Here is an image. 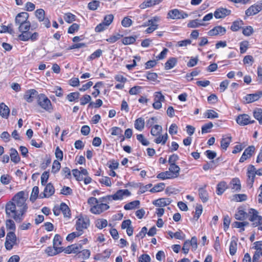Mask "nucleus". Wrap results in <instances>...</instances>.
<instances>
[{
	"label": "nucleus",
	"mask_w": 262,
	"mask_h": 262,
	"mask_svg": "<svg viewBox=\"0 0 262 262\" xmlns=\"http://www.w3.org/2000/svg\"><path fill=\"white\" fill-rule=\"evenodd\" d=\"M39 188L37 186H34L30 198V200L32 202H34L38 196Z\"/></svg>",
	"instance_id": "49"
},
{
	"label": "nucleus",
	"mask_w": 262,
	"mask_h": 262,
	"mask_svg": "<svg viewBox=\"0 0 262 262\" xmlns=\"http://www.w3.org/2000/svg\"><path fill=\"white\" fill-rule=\"evenodd\" d=\"M140 205V201L136 200L125 204L124 209L126 210L134 209Z\"/></svg>",
	"instance_id": "34"
},
{
	"label": "nucleus",
	"mask_w": 262,
	"mask_h": 262,
	"mask_svg": "<svg viewBox=\"0 0 262 262\" xmlns=\"http://www.w3.org/2000/svg\"><path fill=\"white\" fill-rule=\"evenodd\" d=\"M247 174L248 177V179L247 180V186L251 188L253 187L256 174L255 173L254 166L253 165H250L248 166Z\"/></svg>",
	"instance_id": "9"
},
{
	"label": "nucleus",
	"mask_w": 262,
	"mask_h": 262,
	"mask_svg": "<svg viewBox=\"0 0 262 262\" xmlns=\"http://www.w3.org/2000/svg\"><path fill=\"white\" fill-rule=\"evenodd\" d=\"M262 9V3L258 2L257 4L250 6L245 12L247 16H252L256 14Z\"/></svg>",
	"instance_id": "13"
},
{
	"label": "nucleus",
	"mask_w": 262,
	"mask_h": 262,
	"mask_svg": "<svg viewBox=\"0 0 262 262\" xmlns=\"http://www.w3.org/2000/svg\"><path fill=\"white\" fill-rule=\"evenodd\" d=\"M188 16V14L187 13L177 9L169 11L167 14V17L172 19H184Z\"/></svg>",
	"instance_id": "7"
},
{
	"label": "nucleus",
	"mask_w": 262,
	"mask_h": 262,
	"mask_svg": "<svg viewBox=\"0 0 262 262\" xmlns=\"http://www.w3.org/2000/svg\"><path fill=\"white\" fill-rule=\"evenodd\" d=\"M230 188L232 192H239L241 190V183L238 178H235L232 179L230 182Z\"/></svg>",
	"instance_id": "20"
},
{
	"label": "nucleus",
	"mask_w": 262,
	"mask_h": 262,
	"mask_svg": "<svg viewBox=\"0 0 262 262\" xmlns=\"http://www.w3.org/2000/svg\"><path fill=\"white\" fill-rule=\"evenodd\" d=\"M221 144L222 148L226 150L229 145V137L228 135L224 136L222 139Z\"/></svg>",
	"instance_id": "44"
},
{
	"label": "nucleus",
	"mask_w": 262,
	"mask_h": 262,
	"mask_svg": "<svg viewBox=\"0 0 262 262\" xmlns=\"http://www.w3.org/2000/svg\"><path fill=\"white\" fill-rule=\"evenodd\" d=\"M63 18L66 22L71 23L75 20V16L71 13H67L64 14Z\"/></svg>",
	"instance_id": "62"
},
{
	"label": "nucleus",
	"mask_w": 262,
	"mask_h": 262,
	"mask_svg": "<svg viewBox=\"0 0 262 262\" xmlns=\"http://www.w3.org/2000/svg\"><path fill=\"white\" fill-rule=\"evenodd\" d=\"M157 178L161 180L174 179L171 172L169 171L160 172L157 175Z\"/></svg>",
	"instance_id": "38"
},
{
	"label": "nucleus",
	"mask_w": 262,
	"mask_h": 262,
	"mask_svg": "<svg viewBox=\"0 0 262 262\" xmlns=\"http://www.w3.org/2000/svg\"><path fill=\"white\" fill-rule=\"evenodd\" d=\"M131 193L128 189H120L113 194V199L114 201L122 200L124 197L130 196Z\"/></svg>",
	"instance_id": "14"
},
{
	"label": "nucleus",
	"mask_w": 262,
	"mask_h": 262,
	"mask_svg": "<svg viewBox=\"0 0 262 262\" xmlns=\"http://www.w3.org/2000/svg\"><path fill=\"white\" fill-rule=\"evenodd\" d=\"M168 139V135L165 133L164 135H159L158 137L154 140V142L157 144L161 143L162 145H165Z\"/></svg>",
	"instance_id": "31"
},
{
	"label": "nucleus",
	"mask_w": 262,
	"mask_h": 262,
	"mask_svg": "<svg viewBox=\"0 0 262 262\" xmlns=\"http://www.w3.org/2000/svg\"><path fill=\"white\" fill-rule=\"evenodd\" d=\"M27 197L24 191L17 192L11 201L5 206V211L7 216L12 217L16 222L20 223L27 211Z\"/></svg>",
	"instance_id": "1"
},
{
	"label": "nucleus",
	"mask_w": 262,
	"mask_h": 262,
	"mask_svg": "<svg viewBox=\"0 0 262 262\" xmlns=\"http://www.w3.org/2000/svg\"><path fill=\"white\" fill-rule=\"evenodd\" d=\"M35 15L39 21H42L45 18V11L42 9H37L35 11Z\"/></svg>",
	"instance_id": "53"
},
{
	"label": "nucleus",
	"mask_w": 262,
	"mask_h": 262,
	"mask_svg": "<svg viewBox=\"0 0 262 262\" xmlns=\"http://www.w3.org/2000/svg\"><path fill=\"white\" fill-rule=\"evenodd\" d=\"M249 214H251L249 217V220L253 222L252 224V226H258L262 220V217L258 215L257 211L254 209H250Z\"/></svg>",
	"instance_id": "11"
},
{
	"label": "nucleus",
	"mask_w": 262,
	"mask_h": 262,
	"mask_svg": "<svg viewBox=\"0 0 262 262\" xmlns=\"http://www.w3.org/2000/svg\"><path fill=\"white\" fill-rule=\"evenodd\" d=\"M55 192V189L54 186L51 184H48L43 190V196L41 195V194H40V198H49Z\"/></svg>",
	"instance_id": "21"
},
{
	"label": "nucleus",
	"mask_w": 262,
	"mask_h": 262,
	"mask_svg": "<svg viewBox=\"0 0 262 262\" xmlns=\"http://www.w3.org/2000/svg\"><path fill=\"white\" fill-rule=\"evenodd\" d=\"M162 131V127L159 125H154L150 130V134L153 136H158Z\"/></svg>",
	"instance_id": "39"
},
{
	"label": "nucleus",
	"mask_w": 262,
	"mask_h": 262,
	"mask_svg": "<svg viewBox=\"0 0 262 262\" xmlns=\"http://www.w3.org/2000/svg\"><path fill=\"white\" fill-rule=\"evenodd\" d=\"M165 188V184L164 183H160L154 186L153 188H152L150 191L151 192H160L164 190Z\"/></svg>",
	"instance_id": "48"
},
{
	"label": "nucleus",
	"mask_w": 262,
	"mask_h": 262,
	"mask_svg": "<svg viewBox=\"0 0 262 262\" xmlns=\"http://www.w3.org/2000/svg\"><path fill=\"white\" fill-rule=\"evenodd\" d=\"M253 116L258 121L259 124H262V109H256L253 112Z\"/></svg>",
	"instance_id": "46"
},
{
	"label": "nucleus",
	"mask_w": 262,
	"mask_h": 262,
	"mask_svg": "<svg viewBox=\"0 0 262 262\" xmlns=\"http://www.w3.org/2000/svg\"><path fill=\"white\" fill-rule=\"evenodd\" d=\"M6 226L7 229L14 232L16 229V226L14 221L11 219H8L6 221Z\"/></svg>",
	"instance_id": "47"
},
{
	"label": "nucleus",
	"mask_w": 262,
	"mask_h": 262,
	"mask_svg": "<svg viewBox=\"0 0 262 262\" xmlns=\"http://www.w3.org/2000/svg\"><path fill=\"white\" fill-rule=\"evenodd\" d=\"M61 244V238L58 234H56L53 239V248L62 249V247H59Z\"/></svg>",
	"instance_id": "42"
},
{
	"label": "nucleus",
	"mask_w": 262,
	"mask_h": 262,
	"mask_svg": "<svg viewBox=\"0 0 262 262\" xmlns=\"http://www.w3.org/2000/svg\"><path fill=\"white\" fill-rule=\"evenodd\" d=\"M99 182L107 187H110L112 185L111 179L108 177H102L99 179Z\"/></svg>",
	"instance_id": "52"
},
{
	"label": "nucleus",
	"mask_w": 262,
	"mask_h": 262,
	"mask_svg": "<svg viewBox=\"0 0 262 262\" xmlns=\"http://www.w3.org/2000/svg\"><path fill=\"white\" fill-rule=\"evenodd\" d=\"M82 247L81 244H74L66 247L63 251L65 253H78L82 250Z\"/></svg>",
	"instance_id": "15"
},
{
	"label": "nucleus",
	"mask_w": 262,
	"mask_h": 262,
	"mask_svg": "<svg viewBox=\"0 0 262 262\" xmlns=\"http://www.w3.org/2000/svg\"><path fill=\"white\" fill-rule=\"evenodd\" d=\"M206 116L207 118L214 119L219 117L218 114L213 110H208L206 113Z\"/></svg>",
	"instance_id": "60"
},
{
	"label": "nucleus",
	"mask_w": 262,
	"mask_h": 262,
	"mask_svg": "<svg viewBox=\"0 0 262 262\" xmlns=\"http://www.w3.org/2000/svg\"><path fill=\"white\" fill-rule=\"evenodd\" d=\"M10 114V109L4 103L0 104V115L4 118H8Z\"/></svg>",
	"instance_id": "25"
},
{
	"label": "nucleus",
	"mask_w": 262,
	"mask_h": 262,
	"mask_svg": "<svg viewBox=\"0 0 262 262\" xmlns=\"http://www.w3.org/2000/svg\"><path fill=\"white\" fill-rule=\"evenodd\" d=\"M248 214L244 210L242 207H239L237 212L235 214V217L237 220L243 221L245 220Z\"/></svg>",
	"instance_id": "28"
},
{
	"label": "nucleus",
	"mask_w": 262,
	"mask_h": 262,
	"mask_svg": "<svg viewBox=\"0 0 262 262\" xmlns=\"http://www.w3.org/2000/svg\"><path fill=\"white\" fill-rule=\"evenodd\" d=\"M247 200V195L246 194H236L232 196L231 200L234 202H239L245 201Z\"/></svg>",
	"instance_id": "32"
},
{
	"label": "nucleus",
	"mask_w": 262,
	"mask_h": 262,
	"mask_svg": "<svg viewBox=\"0 0 262 262\" xmlns=\"http://www.w3.org/2000/svg\"><path fill=\"white\" fill-rule=\"evenodd\" d=\"M180 168L179 166L176 164H171L169 167V172H171L174 178H177L180 173Z\"/></svg>",
	"instance_id": "30"
},
{
	"label": "nucleus",
	"mask_w": 262,
	"mask_h": 262,
	"mask_svg": "<svg viewBox=\"0 0 262 262\" xmlns=\"http://www.w3.org/2000/svg\"><path fill=\"white\" fill-rule=\"evenodd\" d=\"M132 20L128 17H125L121 21V25L125 28L129 27L132 25Z\"/></svg>",
	"instance_id": "63"
},
{
	"label": "nucleus",
	"mask_w": 262,
	"mask_h": 262,
	"mask_svg": "<svg viewBox=\"0 0 262 262\" xmlns=\"http://www.w3.org/2000/svg\"><path fill=\"white\" fill-rule=\"evenodd\" d=\"M137 139L144 146H148L149 144V142L142 134L137 135Z\"/></svg>",
	"instance_id": "57"
},
{
	"label": "nucleus",
	"mask_w": 262,
	"mask_h": 262,
	"mask_svg": "<svg viewBox=\"0 0 262 262\" xmlns=\"http://www.w3.org/2000/svg\"><path fill=\"white\" fill-rule=\"evenodd\" d=\"M10 156L11 160L15 163H18L20 160L17 151L14 148H11Z\"/></svg>",
	"instance_id": "29"
},
{
	"label": "nucleus",
	"mask_w": 262,
	"mask_h": 262,
	"mask_svg": "<svg viewBox=\"0 0 262 262\" xmlns=\"http://www.w3.org/2000/svg\"><path fill=\"white\" fill-rule=\"evenodd\" d=\"M95 225L97 228L102 229L107 226V221L104 219H99L96 220Z\"/></svg>",
	"instance_id": "33"
},
{
	"label": "nucleus",
	"mask_w": 262,
	"mask_h": 262,
	"mask_svg": "<svg viewBox=\"0 0 262 262\" xmlns=\"http://www.w3.org/2000/svg\"><path fill=\"white\" fill-rule=\"evenodd\" d=\"M228 10L223 8L216 9L214 12V16L216 19L224 18L228 14Z\"/></svg>",
	"instance_id": "24"
},
{
	"label": "nucleus",
	"mask_w": 262,
	"mask_h": 262,
	"mask_svg": "<svg viewBox=\"0 0 262 262\" xmlns=\"http://www.w3.org/2000/svg\"><path fill=\"white\" fill-rule=\"evenodd\" d=\"M171 203L170 200L169 199L167 198H161L155 200L153 202V204L158 207L163 208Z\"/></svg>",
	"instance_id": "23"
},
{
	"label": "nucleus",
	"mask_w": 262,
	"mask_h": 262,
	"mask_svg": "<svg viewBox=\"0 0 262 262\" xmlns=\"http://www.w3.org/2000/svg\"><path fill=\"white\" fill-rule=\"evenodd\" d=\"M237 123L241 125H246L248 124H252L255 122L254 120H251L248 115L242 114L239 115L236 118Z\"/></svg>",
	"instance_id": "16"
},
{
	"label": "nucleus",
	"mask_w": 262,
	"mask_h": 262,
	"mask_svg": "<svg viewBox=\"0 0 262 262\" xmlns=\"http://www.w3.org/2000/svg\"><path fill=\"white\" fill-rule=\"evenodd\" d=\"M155 5L152 0H145L140 5L139 8L141 9H144Z\"/></svg>",
	"instance_id": "51"
},
{
	"label": "nucleus",
	"mask_w": 262,
	"mask_h": 262,
	"mask_svg": "<svg viewBox=\"0 0 262 262\" xmlns=\"http://www.w3.org/2000/svg\"><path fill=\"white\" fill-rule=\"evenodd\" d=\"M63 251V249H52L51 247H48L47 248L46 252L50 256L55 255Z\"/></svg>",
	"instance_id": "50"
},
{
	"label": "nucleus",
	"mask_w": 262,
	"mask_h": 262,
	"mask_svg": "<svg viewBox=\"0 0 262 262\" xmlns=\"http://www.w3.org/2000/svg\"><path fill=\"white\" fill-rule=\"evenodd\" d=\"M37 94V92L34 89L27 90L24 94V98L28 103L33 101L35 97Z\"/></svg>",
	"instance_id": "18"
},
{
	"label": "nucleus",
	"mask_w": 262,
	"mask_h": 262,
	"mask_svg": "<svg viewBox=\"0 0 262 262\" xmlns=\"http://www.w3.org/2000/svg\"><path fill=\"white\" fill-rule=\"evenodd\" d=\"M29 14L27 12H21L18 13L15 17V21L17 25L28 21Z\"/></svg>",
	"instance_id": "19"
},
{
	"label": "nucleus",
	"mask_w": 262,
	"mask_h": 262,
	"mask_svg": "<svg viewBox=\"0 0 262 262\" xmlns=\"http://www.w3.org/2000/svg\"><path fill=\"white\" fill-rule=\"evenodd\" d=\"M37 105L44 111L52 113L54 110V106L51 100L44 94H40L37 97Z\"/></svg>",
	"instance_id": "3"
},
{
	"label": "nucleus",
	"mask_w": 262,
	"mask_h": 262,
	"mask_svg": "<svg viewBox=\"0 0 262 262\" xmlns=\"http://www.w3.org/2000/svg\"><path fill=\"white\" fill-rule=\"evenodd\" d=\"M80 93L79 92H72L67 96V99L69 102L77 101L79 98Z\"/></svg>",
	"instance_id": "41"
},
{
	"label": "nucleus",
	"mask_w": 262,
	"mask_h": 262,
	"mask_svg": "<svg viewBox=\"0 0 262 262\" xmlns=\"http://www.w3.org/2000/svg\"><path fill=\"white\" fill-rule=\"evenodd\" d=\"M61 211L62 212L64 217H70L71 213L70 210L68 205L64 203H62L60 204Z\"/></svg>",
	"instance_id": "35"
},
{
	"label": "nucleus",
	"mask_w": 262,
	"mask_h": 262,
	"mask_svg": "<svg viewBox=\"0 0 262 262\" xmlns=\"http://www.w3.org/2000/svg\"><path fill=\"white\" fill-rule=\"evenodd\" d=\"M91 99V97L89 95H84L80 99V104L84 105L90 102Z\"/></svg>",
	"instance_id": "64"
},
{
	"label": "nucleus",
	"mask_w": 262,
	"mask_h": 262,
	"mask_svg": "<svg viewBox=\"0 0 262 262\" xmlns=\"http://www.w3.org/2000/svg\"><path fill=\"white\" fill-rule=\"evenodd\" d=\"M135 128L139 131H142L145 126V121L143 118H139L135 121Z\"/></svg>",
	"instance_id": "27"
},
{
	"label": "nucleus",
	"mask_w": 262,
	"mask_h": 262,
	"mask_svg": "<svg viewBox=\"0 0 262 262\" xmlns=\"http://www.w3.org/2000/svg\"><path fill=\"white\" fill-rule=\"evenodd\" d=\"M226 32V30L224 28L221 26L215 27L212 29L210 30L208 32V34L209 36H214L217 35H223Z\"/></svg>",
	"instance_id": "22"
},
{
	"label": "nucleus",
	"mask_w": 262,
	"mask_h": 262,
	"mask_svg": "<svg viewBox=\"0 0 262 262\" xmlns=\"http://www.w3.org/2000/svg\"><path fill=\"white\" fill-rule=\"evenodd\" d=\"M122 37V35L120 34L117 33L114 34L110 36L109 38L106 39V41L111 43H114L120 39Z\"/></svg>",
	"instance_id": "54"
},
{
	"label": "nucleus",
	"mask_w": 262,
	"mask_h": 262,
	"mask_svg": "<svg viewBox=\"0 0 262 262\" xmlns=\"http://www.w3.org/2000/svg\"><path fill=\"white\" fill-rule=\"evenodd\" d=\"M262 96V91H258L254 94H247L244 98L246 103H250L258 100Z\"/></svg>",
	"instance_id": "17"
},
{
	"label": "nucleus",
	"mask_w": 262,
	"mask_h": 262,
	"mask_svg": "<svg viewBox=\"0 0 262 262\" xmlns=\"http://www.w3.org/2000/svg\"><path fill=\"white\" fill-rule=\"evenodd\" d=\"M136 41V38L133 36L125 37L122 39V43L124 45H130L134 43Z\"/></svg>",
	"instance_id": "61"
},
{
	"label": "nucleus",
	"mask_w": 262,
	"mask_h": 262,
	"mask_svg": "<svg viewBox=\"0 0 262 262\" xmlns=\"http://www.w3.org/2000/svg\"><path fill=\"white\" fill-rule=\"evenodd\" d=\"M107 165L110 169L115 170L118 168L119 163L114 160H110L107 163Z\"/></svg>",
	"instance_id": "58"
},
{
	"label": "nucleus",
	"mask_w": 262,
	"mask_h": 262,
	"mask_svg": "<svg viewBox=\"0 0 262 262\" xmlns=\"http://www.w3.org/2000/svg\"><path fill=\"white\" fill-rule=\"evenodd\" d=\"M255 148L254 146L251 145L246 148L243 153L239 162L243 163L247 159H250L254 154Z\"/></svg>",
	"instance_id": "12"
},
{
	"label": "nucleus",
	"mask_w": 262,
	"mask_h": 262,
	"mask_svg": "<svg viewBox=\"0 0 262 262\" xmlns=\"http://www.w3.org/2000/svg\"><path fill=\"white\" fill-rule=\"evenodd\" d=\"M227 188V185L224 182L220 183L217 185L216 192L217 194H222Z\"/></svg>",
	"instance_id": "55"
},
{
	"label": "nucleus",
	"mask_w": 262,
	"mask_h": 262,
	"mask_svg": "<svg viewBox=\"0 0 262 262\" xmlns=\"http://www.w3.org/2000/svg\"><path fill=\"white\" fill-rule=\"evenodd\" d=\"M39 38V34L37 32L31 33L29 31H24L18 36L19 40L23 41L31 40L35 41Z\"/></svg>",
	"instance_id": "5"
},
{
	"label": "nucleus",
	"mask_w": 262,
	"mask_h": 262,
	"mask_svg": "<svg viewBox=\"0 0 262 262\" xmlns=\"http://www.w3.org/2000/svg\"><path fill=\"white\" fill-rule=\"evenodd\" d=\"M244 25L243 21L242 20H237L233 22L230 29L233 31H236L239 29L243 28Z\"/></svg>",
	"instance_id": "37"
},
{
	"label": "nucleus",
	"mask_w": 262,
	"mask_h": 262,
	"mask_svg": "<svg viewBox=\"0 0 262 262\" xmlns=\"http://www.w3.org/2000/svg\"><path fill=\"white\" fill-rule=\"evenodd\" d=\"M102 53V51L100 49H98L96 50L94 53H93L88 58V60H93L99 57Z\"/></svg>",
	"instance_id": "56"
},
{
	"label": "nucleus",
	"mask_w": 262,
	"mask_h": 262,
	"mask_svg": "<svg viewBox=\"0 0 262 262\" xmlns=\"http://www.w3.org/2000/svg\"><path fill=\"white\" fill-rule=\"evenodd\" d=\"M83 234V233L80 232L79 230H76L75 232L69 234L66 237V239L69 242H71L76 237H78Z\"/></svg>",
	"instance_id": "43"
},
{
	"label": "nucleus",
	"mask_w": 262,
	"mask_h": 262,
	"mask_svg": "<svg viewBox=\"0 0 262 262\" xmlns=\"http://www.w3.org/2000/svg\"><path fill=\"white\" fill-rule=\"evenodd\" d=\"M99 201L102 203L108 204L110 202L114 200L112 195H107L103 197L100 198L98 199Z\"/></svg>",
	"instance_id": "59"
},
{
	"label": "nucleus",
	"mask_w": 262,
	"mask_h": 262,
	"mask_svg": "<svg viewBox=\"0 0 262 262\" xmlns=\"http://www.w3.org/2000/svg\"><path fill=\"white\" fill-rule=\"evenodd\" d=\"M90 225L89 218L86 215H79L75 223L76 230H79L82 233H84V230L86 229Z\"/></svg>",
	"instance_id": "4"
},
{
	"label": "nucleus",
	"mask_w": 262,
	"mask_h": 262,
	"mask_svg": "<svg viewBox=\"0 0 262 262\" xmlns=\"http://www.w3.org/2000/svg\"><path fill=\"white\" fill-rule=\"evenodd\" d=\"M204 24L202 23V20L196 19L190 20L187 24V27L191 28H198L201 26H204Z\"/></svg>",
	"instance_id": "36"
},
{
	"label": "nucleus",
	"mask_w": 262,
	"mask_h": 262,
	"mask_svg": "<svg viewBox=\"0 0 262 262\" xmlns=\"http://www.w3.org/2000/svg\"><path fill=\"white\" fill-rule=\"evenodd\" d=\"M17 238L14 232H9L6 235L5 246L8 250H11L16 244Z\"/></svg>",
	"instance_id": "6"
},
{
	"label": "nucleus",
	"mask_w": 262,
	"mask_h": 262,
	"mask_svg": "<svg viewBox=\"0 0 262 262\" xmlns=\"http://www.w3.org/2000/svg\"><path fill=\"white\" fill-rule=\"evenodd\" d=\"M177 59L175 57L169 58L165 63V69L168 70L174 68L177 63Z\"/></svg>",
	"instance_id": "26"
},
{
	"label": "nucleus",
	"mask_w": 262,
	"mask_h": 262,
	"mask_svg": "<svg viewBox=\"0 0 262 262\" xmlns=\"http://www.w3.org/2000/svg\"><path fill=\"white\" fill-rule=\"evenodd\" d=\"M161 20V17L158 16H155L148 20V27L145 30V32L147 34L151 33L157 30L158 27V23Z\"/></svg>",
	"instance_id": "8"
},
{
	"label": "nucleus",
	"mask_w": 262,
	"mask_h": 262,
	"mask_svg": "<svg viewBox=\"0 0 262 262\" xmlns=\"http://www.w3.org/2000/svg\"><path fill=\"white\" fill-rule=\"evenodd\" d=\"M88 204L90 207V211L95 214H99L110 208L106 203H102L95 197H90L88 200Z\"/></svg>",
	"instance_id": "2"
},
{
	"label": "nucleus",
	"mask_w": 262,
	"mask_h": 262,
	"mask_svg": "<svg viewBox=\"0 0 262 262\" xmlns=\"http://www.w3.org/2000/svg\"><path fill=\"white\" fill-rule=\"evenodd\" d=\"M199 194L202 202H206L208 201V193L204 188H201L199 189Z\"/></svg>",
	"instance_id": "40"
},
{
	"label": "nucleus",
	"mask_w": 262,
	"mask_h": 262,
	"mask_svg": "<svg viewBox=\"0 0 262 262\" xmlns=\"http://www.w3.org/2000/svg\"><path fill=\"white\" fill-rule=\"evenodd\" d=\"M165 101L164 96L160 92H156L154 94V102L152 106L154 108L159 110L162 107V103Z\"/></svg>",
	"instance_id": "10"
},
{
	"label": "nucleus",
	"mask_w": 262,
	"mask_h": 262,
	"mask_svg": "<svg viewBox=\"0 0 262 262\" xmlns=\"http://www.w3.org/2000/svg\"><path fill=\"white\" fill-rule=\"evenodd\" d=\"M18 26V31L21 33L24 32V31H29L31 28V24L29 21L25 23L21 24Z\"/></svg>",
	"instance_id": "45"
}]
</instances>
